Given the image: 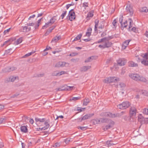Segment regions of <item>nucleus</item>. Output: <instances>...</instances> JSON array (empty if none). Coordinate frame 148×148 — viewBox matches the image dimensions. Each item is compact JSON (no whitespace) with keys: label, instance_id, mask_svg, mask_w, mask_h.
<instances>
[{"label":"nucleus","instance_id":"20e7f679","mask_svg":"<svg viewBox=\"0 0 148 148\" xmlns=\"http://www.w3.org/2000/svg\"><path fill=\"white\" fill-rule=\"evenodd\" d=\"M67 17L69 18V20L71 21L75 19V14L73 9L71 10L69 12Z\"/></svg>","mask_w":148,"mask_h":148},{"label":"nucleus","instance_id":"423d86ee","mask_svg":"<svg viewBox=\"0 0 148 148\" xmlns=\"http://www.w3.org/2000/svg\"><path fill=\"white\" fill-rule=\"evenodd\" d=\"M16 69V68L14 66H8L2 70L3 72L8 73Z\"/></svg>","mask_w":148,"mask_h":148},{"label":"nucleus","instance_id":"ea45409f","mask_svg":"<svg viewBox=\"0 0 148 148\" xmlns=\"http://www.w3.org/2000/svg\"><path fill=\"white\" fill-rule=\"evenodd\" d=\"M82 36V34H79L76 37H75L74 39L73 40V41L75 40H77L80 39Z\"/></svg>","mask_w":148,"mask_h":148},{"label":"nucleus","instance_id":"774afa93","mask_svg":"<svg viewBox=\"0 0 148 148\" xmlns=\"http://www.w3.org/2000/svg\"><path fill=\"white\" fill-rule=\"evenodd\" d=\"M34 23H27L26 25L28 27H30V26H33L34 25Z\"/></svg>","mask_w":148,"mask_h":148},{"label":"nucleus","instance_id":"4d7b16f0","mask_svg":"<svg viewBox=\"0 0 148 148\" xmlns=\"http://www.w3.org/2000/svg\"><path fill=\"white\" fill-rule=\"evenodd\" d=\"M106 37L103 38H101V39L99 40L97 42V43H100L102 42H103L104 40H106Z\"/></svg>","mask_w":148,"mask_h":148},{"label":"nucleus","instance_id":"f704fd0d","mask_svg":"<svg viewBox=\"0 0 148 148\" xmlns=\"http://www.w3.org/2000/svg\"><path fill=\"white\" fill-rule=\"evenodd\" d=\"M56 16H53L49 20V21L50 22V23L51 24H53L56 20Z\"/></svg>","mask_w":148,"mask_h":148},{"label":"nucleus","instance_id":"58836bf2","mask_svg":"<svg viewBox=\"0 0 148 148\" xmlns=\"http://www.w3.org/2000/svg\"><path fill=\"white\" fill-rule=\"evenodd\" d=\"M90 100L88 99H85L84 100L83 105L85 106H87L88 103H89Z\"/></svg>","mask_w":148,"mask_h":148},{"label":"nucleus","instance_id":"7ed1b4c3","mask_svg":"<svg viewBox=\"0 0 148 148\" xmlns=\"http://www.w3.org/2000/svg\"><path fill=\"white\" fill-rule=\"evenodd\" d=\"M130 105V103L127 101L123 102L121 104L117 106L118 109L122 110L126 109Z\"/></svg>","mask_w":148,"mask_h":148},{"label":"nucleus","instance_id":"1a4fd4ad","mask_svg":"<svg viewBox=\"0 0 148 148\" xmlns=\"http://www.w3.org/2000/svg\"><path fill=\"white\" fill-rule=\"evenodd\" d=\"M130 77L132 79L138 81L139 78H140V75L136 73H132L129 75Z\"/></svg>","mask_w":148,"mask_h":148},{"label":"nucleus","instance_id":"6e6552de","mask_svg":"<svg viewBox=\"0 0 148 148\" xmlns=\"http://www.w3.org/2000/svg\"><path fill=\"white\" fill-rule=\"evenodd\" d=\"M137 112V111L135 107H131L130 110V116H135Z\"/></svg>","mask_w":148,"mask_h":148},{"label":"nucleus","instance_id":"13d9d810","mask_svg":"<svg viewBox=\"0 0 148 148\" xmlns=\"http://www.w3.org/2000/svg\"><path fill=\"white\" fill-rule=\"evenodd\" d=\"M78 129L79 128L82 130H86V129L87 128V127L79 126V127H78Z\"/></svg>","mask_w":148,"mask_h":148},{"label":"nucleus","instance_id":"6e6d98bb","mask_svg":"<svg viewBox=\"0 0 148 148\" xmlns=\"http://www.w3.org/2000/svg\"><path fill=\"white\" fill-rule=\"evenodd\" d=\"M119 86H120L121 88H124L125 86V84L123 83H120L119 84Z\"/></svg>","mask_w":148,"mask_h":148},{"label":"nucleus","instance_id":"c9c22d12","mask_svg":"<svg viewBox=\"0 0 148 148\" xmlns=\"http://www.w3.org/2000/svg\"><path fill=\"white\" fill-rule=\"evenodd\" d=\"M140 10L141 12H147L148 11V10L146 7H143L140 8Z\"/></svg>","mask_w":148,"mask_h":148},{"label":"nucleus","instance_id":"e433bc0d","mask_svg":"<svg viewBox=\"0 0 148 148\" xmlns=\"http://www.w3.org/2000/svg\"><path fill=\"white\" fill-rule=\"evenodd\" d=\"M42 19V18H41V19H40L38 20L37 21V24H36L34 26V29H36L38 28V27H39V23H40L41 19Z\"/></svg>","mask_w":148,"mask_h":148},{"label":"nucleus","instance_id":"f03ea898","mask_svg":"<svg viewBox=\"0 0 148 148\" xmlns=\"http://www.w3.org/2000/svg\"><path fill=\"white\" fill-rule=\"evenodd\" d=\"M100 116L102 117H107L111 118H113L119 117V115L117 114H112L109 112H105L101 113Z\"/></svg>","mask_w":148,"mask_h":148},{"label":"nucleus","instance_id":"bf43d9fd","mask_svg":"<svg viewBox=\"0 0 148 148\" xmlns=\"http://www.w3.org/2000/svg\"><path fill=\"white\" fill-rule=\"evenodd\" d=\"M144 118V117L142 116V114H140L138 116V120L139 121L140 120H141L142 119Z\"/></svg>","mask_w":148,"mask_h":148},{"label":"nucleus","instance_id":"e2e57ef3","mask_svg":"<svg viewBox=\"0 0 148 148\" xmlns=\"http://www.w3.org/2000/svg\"><path fill=\"white\" fill-rule=\"evenodd\" d=\"M74 5V3H73V2H72L70 4H68L66 5V8L67 9H68V8H69V7L70 6L73 5Z\"/></svg>","mask_w":148,"mask_h":148},{"label":"nucleus","instance_id":"4468645a","mask_svg":"<svg viewBox=\"0 0 148 148\" xmlns=\"http://www.w3.org/2000/svg\"><path fill=\"white\" fill-rule=\"evenodd\" d=\"M91 68L90 66H84L80 68V71H86Z\"/></svg>","mask_w":148,"mask_h":148},{"label":"nucleus","instance_id":"603ef678","mask_svg":"<svg viewBox=\"0 0 148 148\" xmlns=\"http://www.w3.org/2000/svg\"><path fill=\"white\" fill-rule=\"evenodd\" d=\"M88 3L87 2H84L83 3V7H84L85 9L88 7Z\"/></svg>","mask_w":148,"mask_h":148},{"label":"nucleus","instance_id":"052dcab7","mask_svg":"<svg viewBox=\"0 0 148 148\" xmlns=\"http://www.w3.org/2000/svg\"><path fill=\"white\" fill-rule=\"evenodd\" d=\"M117 21L116 19H114V20L113 21L112 23V25L114 27H116V25Z\"/></svg>","mask_w":148,"mask_h":148},{"label":"nucleus","instance_id":"680f3d73","mask_svg":"<svg viewBox=\"0 0 148 148\" xmlns=\"http://www.w3.org/2000/svg\"><path fill=\"white\" fill-rule=\"evenodd\" d=\"M11 29V28H10L4 31L3 32V34L4 35H5L7 33H8L10 31Z\"/></svg>","mask_w":148,"mask_h":148},{"label":"nucleus","instance_id":"a18cd8bd","mask_svg":"<svg viewBox=\"0 0 148 148\" xmlns=\"http://www.w3.org/2000/svg\"><path fill=\"white\" fill-rule=\"evenodd\" d=\"M67 13V11H63V13L60 16V17H61L62 19H63L65 16H66Z\"/></svg>","mask_w":148,"mask_h":148},{"label":"nucleus","instance_id":"338daca9","mask_svg":"<svg viewBox=\"0 0 148 148\" xmlns=\"http://www.w3.org/2000/svg\"><path fill=\"white\" fill-rule=\"evenodd\" d=\"M70 138H67L64 140V142L66 144H68L70 141Z\"/></svg>","mask_w":148,"mask_h":148},{"label":"nucleus","instance_id":"c03bdc74","mask_svg":"<svg viewBox=\"0 0 148 148\" xmlns=\"http://www.w3.org/2000/svg\"><path fill=\"white\" fill-rule=\"evenodd\" d=\"M95 31H97V27L98 25V21L96 22V21H95Z\"/></svg>","mask_w":148,"mask_h":148},{"label":"nucleus","instance_id":"a878e982","mask_svg":"<svg viewBox=\"0 0 148 148\" xmlns=\"http://www.w3.org/2000/svg\"><path fill=\"white\" fill-rule=\"evenodd\" d=\"M21 130V132L24 133H27V127L25 126H22L20 127Z\"/></svg>","mask_w":148,"mask_h":148},{"label":"nucleus","instance_id":"a19ab883","mask_svg":"<svg viewBox=\"0 0 148 148\" xmlns=\"http://www.w3.org/2000/svg\"><path fill=\"white\" fill-rule=\"evenodd\" d=\"M123 16H122L120 17L119 19V22L121 24V28H122V27H123Z\"/></svg>","mask_w":148,"mask_h":148},{"label":"nucleus","instance_id":"7c9ffc66","mask_svg":"<svg viewBox=\"0 0 148 148\" xmlns=\"http://www.w3.org/2000/svg\"><path fill=\"white\" fill-rule=\"evenodd\" d=\"M7 118L5 117H4L3 118H0V124L2 123H4L5 122L7 121Z\"/></svg>","mask_w":148,"mask_h":148},{"label":"nucleus","instance_id":"aec40b11","mask_svg":"<svg viewBox=\"0 0 148 148\" xmlns=\"http://www.w3.org/2000/svg\"><path fill=\"white\" fill-rule=\"evenodd\" d=\"M141 63L146 66H148V60L147 59H143L141 60Z\"/></svg>","mask_w":148,"mask_h":148},{"label":"nucleus","instance_id":"f8f14e48","mask_svg":"<svg viewBox=\"0 0 148 148\" xmlns=\"http://www.w3.org/2000/svg\"><path fill=\"white\" fill-rule=\"evenodd\" d=\"M139 122L141 125L143 124H147L148 123V118H143V119L140 120Z\"/></svg>","mask_w":148,"mask_h":148},{"label":"nucleus","instance_id":"cd10ccee","mask_svg":"<svg viewBox=\"0 0 148 148\" xmlns=\"http://www.w3.org/2000/svg\"><path fill=\"white\" fill-rule=\"evenodd\" d=\"M113 141L112 140L107 141L106 142V144L108 146H110L111 145H115L117 144V143H112Z\"/></svg>","mask_w":148,"mask_h":148},{"label":"nucleus","instance_id":"c85d7f7f","mask_svg":"<svg viewBox=\"0 0 148 148\" xmlns=\"http://www.w3.org/2000/svg\"><path fill=\"white\" fill-rule=\"evenodd\" d=\"M51 25L50 22L49 21L48 22L46 23L45 25L42 26V29H45L50 26H51Z\"/></svg>","mask_w":148,"mask_h":148},{"label":"nucleus","instance_id":"bb28decb","mask_svg":"<svg viewBox=\"0 0 148 148\" xmlns=\"http://www.w3.org/2000/svg\"><path fill=\"white\" fill-rule=\"evenodd\" d=\"M128 21H129V26L128 29L129 31H130V28L132 26V23H133L132 20L131 18H129L128 19Z\"/></svg>","mask_w":148,"mask_h":148},{"label":"nucleus","instance_id":"a211bd4d","mask_svg":"<svg viewBox=\"0 0 148 148\" xmlns=\"http://www.w3.org/2000/svg\"><path fill=\"white\" fill-rule=\"evenodd\" d=\"M131 40H127L125 41L123 44L122 47L123 49H125L127 46L128 45L130 42Z\"/></svg>","mask_w":148,"mask_h":148},{"label":"nucleus","instance_id":"39448f33","mask_svg":"<svg viewBox=\"0 0 148 148\" xmlns=\"http://www.w3.org/2000/svg\"><path fill=\"white\" fill-rule=\"evenodd\" d=\"M126 12L130 16H132L134 14V10L132 7L130 5L127 4L126 8Z\"/></svg>","mask_w":148,"mask_h":148},{"label":"nucleus","instance_id":"c756f323","mask_svg":"<svg viewBox=\"0 0 148 148\" xmlns=\"http://www.w3.org/2000/svg\"><path fill=\"white\" fill-rule=\"evenodd\" d=\"M138 81H140L143 82H147V80L145 77L142 76H140V78H139Z\"/></svg>","mask_w":148,"mask_h":148},{"label":"nucleus","instance_id":"72a5a7b5","mask_svg":"<svg viewBox=\"0 0 148 148\" xmlns=\"http://www.w3.org/2000/svg\"><path fill=\"white\" fill-rule=\"evenodd\" d=\"M101 119H93L94 123L95 124H99L101 123Z\"/></svg>","mask_w":148,"mask_h":148},{"label":"nucleus","instance_id":"473e14b6","mask_svg":"<svg viewBox=\"0 0 148 148\" xmlns=\"http://www.w3.org/2000/svg\"><path fill=\"white\" fill-rule=\"evenodd\" d=\"M22 39V37H21L17 39L15 42V44L16 45H18L21 43L23 41Z\"/></svg>","mask_w":148,"mask_h":148},{"label":"nucleus","instance_id":"412c9836","mask_svg":"<svg viewBox=\"0 0 148 148\" xmlns=\"http://www.w3.org/2000/svg\"><path fill=\"white\" fill-rule=\"evenodd\" d=\"M92 29L91 27H89L87 29V32L86 33V36L88 37H89L91 35Z\"/></svg>","mask_w":148,"mask_h":148},{"label":"nucleus","instance_id":"5fc2aeb1","mask_svg":"<svg viewBox=\"0 0 148 148\" xmlns=\"http://www.w3.org/2000/svg\"><path fill=\"white\" fill-rule=\"evenodd\" d=\"M66 64H68V63L64 62H60V65L61 67L64 66Z\"/></svg>","mask_w":148,"mask_h":148},{"label":"nucleus","instance_id":"393cba45","mask_svg":"<svg viewBox=\"0 0 148 148\" xmlns=\"http://www.w3.org/2000/svg\"><path fill=\"white\" fill-rule=\"evenodd\" d=\"M106 48H108L111 47L112 43V42L109 41L106 42L104 44Z\"/></svg>","mask_w":148,"mask_h":148},{"label":"nucleus","instance_id":"0e129e2a","mask_svg":"<svg viewBox=\"0 0 148 148\" xmlns=\"http://www.w3.org/2000/svg\"><path fill=\"white\" fill-rule=\"evenodd\" d=\"M127 21L126 20L123 23V27H126L127 25Z\"/></svg>","mask_w":148,"mask_h":148},{"label":"nucleus","instance_id":"37998d69","mask_svg":"<svg viewBox=\"0 0 148 148\" xmlns=\"http://www.w3.org/2000/svg\"><path fill=\"white\" fill-rule=\"evenodd\" d=\"M110 77L105 79L104 80L103 82L106 83H111V80H110Z\"/></svg>","mask_w":148,"mask_h":148},{"label":"nucleus","instance_id":"864d4df0","mask_svg":"<svg viewBox=\"0 0 148 148\" xmlns=\"http://www.w3.org/2000/svg\"><path fill=\"white\" fill-rule=\"evenodd\" d=\"M55 27L56 26H51V27H50L49 28V29L47 30L50 33L52 32V30H53L55 28Z\"/></svg>","mask_w":148,"mask_h":148},{"label":"nucleus","instance_id":"9b49d317","mask_svg":"<svg viewBox=\"0 0 148 148\" xmlns=\"http://www.w3.org/2000/svg\"><path fill=\"white\" fill-rule=\"evenodd\" d=\"M100 120H101V123H109V122L113 124L114 123V122L111 121V120L108 119L107 118H100Z\"/></svg>","mask_w":148,"mask_h":148},{"label":"nucleus","instance_id":"49530a36","mask_svg":"<svg viewBox=\"0 0 148 148\" xmlns=\"http://www.w3.org/2000/svg\"><path fill=\"white\" fill-rule=\"evenodd\" d=\"M33 53V52H31L29 53H28L27 54H26L24 56L22 57V58H25L29 56H30Z\"/></svg>","mask_w":148,"mask_h":148},{"label":"nucleus","instance_id":"f257e3e1","mask_svg":"<svg viewBox=\"0 0 148 148\" xmlns=\"http://www.w3.org/2000/svg\"><path fill=\"white\" fill-rule=\"evenodd\" d=\"M117 64L115 63L113 68H111V69H115V70H117L118 68L117 67V65L120 66H122L125 65L126 62V61L124 59H119L117 61Z\"/></svg>","mask_w":148,"mask_h":148},{"label":"nucleus","instance_id":"6ab92c4d","mask_svg":"<svg viewBox=\"0 0 148 148\" xmlns=\"http://www.w3.org/2000/svg\"><path fill=\"white\" fill-rule=\"evenodd\" d=\"M138 92L143 95L148 96V92L145 90H140Z\"/></svg>","mask_w":148,"mask_h":148},{"label":"nucleus","instance_id":"8fccbe9b","mask_svg":"<svg viewBox=\"0 0 148 148\" xmlns=\"http://www.w3.org/2000/svg\"><path fill=\"white\" fill-rule=\"evenodd\" d=\"M143 57L144 58V59H148V53H146L145 54H143Z\"/></svg>","mask_w":148,"mask_h":148},{"label":"nucleus","instance_id":"b1692460","mask_svg":"<svg viewBox=\"0 0 148 148\" xmlns=\"http://www.w3.org/2000/svg\"><path fill=\"white\" fill-rule=\"evenodd\" d=\"M12 49L10 48L5 51L4 55H10L12 54L13 51H12Z\"/></svg>","mask_w":148,"mask_h":148},{"label":"nucleus","instance_id":"09e8293b","mask_svg":"<svg viewBox=\"0 0 148 148\" xmlns=\"http://www.w3.org/2000/svg\"><path fill=\"white\" fill-rule=\"evenodd\" d=\"M93 13L91 12H89L87 14V18H88L89 17H93Z\"/></svg>","mask_w":148,"mask_h":148},{"label":"nucleus","instance_id":"0eeeda50","mask_svg":"<svg viewBox=\"0 0 148 148\" xmlns=\"http://www.w3.org/2000/svg\"><path fill=\"white\" fill-rule=\"evenodd\" d=\"M31 28L28 27L27 25L25 26H22L19 29V31L21 32H26L30 31Z\"/></svg>","mask_w":148,"mask_h":148},{"label":"nucleus","instance_id":"de8ad7c7","mask_svg":"<svg viewBox=\"0 0 148 148\" xmlns=\"http://www.w3.org/2000/svg\"><path fill=\"white\" fill-rule=\"evenodd\" d=\"M143 113L145 114L148 115V108H144L143 109Z\"/></svg>","mask_w":148,"mask_h":148},{"label":"nucleus","instance_id":"3c124183","mask_svg":"<svg viewBox=\"0 0 148 148\" xmlns=\"http://www.w3.org/2000/svg\"><path fill=\"white\" fill-rule=\"evenodd\" d=\"M130 31H132L135 33H136L138 32L137 29L136 27H132V28L130 29Z\"/></svg>","mask_w":148,"mask_h":148},{"label":"nucleus","instance_id":"dca6fc26","mask_svg":"<svg viewBox=\"0 0 148 148\" xmlns=\"http://www.w3.org/2000/svg\"><path fill=\"white\" fill-rule=\"evenodd\" d=\"M110 80L111 83L115 82L116 81H120V79L119 78L115 77H110Z\"/></svg>","mask_w":148,"mask_h":148},{"label":"nucleus","instance_id":"69168bd1","mask_svg":"<svg viewBox=\"0 0 148 148\" xmlns=\"http://www.w3.org/2000/svg\"><path fill=\"white\" fill-rule=\"evenodd\" d=\"M78 54V53L76 52H73L70 54L69 56H74L77 55Z\"/></svg>","mask_w":148,"mask_h":148},{"label":"nucleus","instance_id":"9d476101","mask_svg":"<svg viewBox=\"0 0 148 148\" xmlns=\"http://www.w3.org/2000/svg\"><path fill=\"white\" fill-rule=\"evenodd\" d=\"M94 115V114L93 113L89 114H86L82 117L81 119H80L81 121H80V122H81L82 121L90 119L92 116H93Z\"/></svg>","mask_w":148,"mask_h":148},{"label":"nucleus","instance_id":"79ce46f5","mask_svg":"<svg viewBox=\"0 0 148 148\" xmlns=\"http://www.w3.org/2000/svg\"><path fill=\"white\" fill-rule=\"evenodd\" d=\"M81 98L80 97H73L70 99V100L71 101H75L76 100L79 99Z\"/></svg>","mask_w":148,"mask_h":148},{"label":"nucleus","instance_id":"ddd939ff","mask_svg":"<svg viewBox=\"0 0 148 148\" xmlns=\"http://www.w3.org/2000/svg\"><path fill=\"white\" fill-rule=\"evenodd\" d=\"M15 40V38H9L8 40L4 42L3 45V46L5 45L7 43H8V45H10L11 44L12 42L14 40Z\"/></svg>","mask_w":148,"mask_h":148},{"label":"nucleus","instance_id":"4c0bfd02","mask_svg":"<svg viewBox=\"0 0 148 148\" xmlns=\"http://www.w3.org/2000/svg\"><path fill=\"white\" fill-rule=\"evenodd\" d=\"M35 120L36 122L39 121L40 122H43L45 120L44 118L40 119L37 118H35Z\"/></svg>","mask_w":148,"mask_h":148},{"label":"nucleus","instance_id":"f3484780","mask_svg":"<svg viewBox=\"0 0 148 148\" xmlns=\"http://www.w3.org/2000/svg\"><path fill=\"white\" fill-rule=\"evenodd\" d=\"M45 126L41 128V130H45L46 129H47L49 127V125L48 123L47 120L45 121Z\"/></svg>","mask_w":148,"mask_h":148},{"label":"nucleus","instance_id":"4be33fe9","mask_svg":"<svg viewBox=\"0 0 148 148\" xmlns=\"http://www.w3.org/2000/svg\"><path fill=\"white\" fill-rule=\"evenodd\" d=\"M138 66L137 63H135L133 61L129 62V66L131 67H137Z\"/></svg>","mask_w":148,"mask_h":148},{"label":"nucleus","instance_id":"2f4dec72","mask_svg":"<svg viewBox=\"0 0 148 148\" xmlns=\"http://www.w3.org/2000/svg\"><path fill=\"white\" fill-rule=\"evenodd\" d=\"M18 77H14V76H11L9 78L8 81L9 82H14L16 79Z\"/></svg>","mask_w":148,"mask_h":148},{"label":"nucleus","instance_id":"2eb2a0df","mask_svg":"<svg viewBox=\"0 0 148 148\" xmlns=\"http://www.w3.org/2000/svg\"><path fill=\"white\" fill-rule=\"evenodd\" d=\"M61 38V36L60 35H57L52 40L51 42H56L59 40Z\"/></svg>","mask_w":148,"mask_h":148},{"label":"nucleus","instance_id":"5701e85b","mask_svg":"<svg viewBox=\"0 0 148 148\" xmlns=\"http://www.w3.org/2000/svg\"><path fill=\"white\" fill-rule=\"evenodd\" d=\"M95 57L93 56L90 57L85 60V62H91L94 59Z\"/></svg>","mask_w":148,"mask_h":148}]
</instances>
